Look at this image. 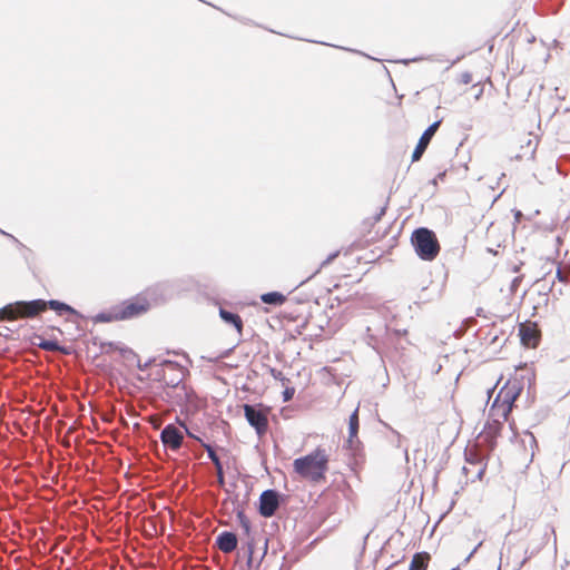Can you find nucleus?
<instances>
[{
    "instance_id": "f257e3e1",
    "label": "nucleus",
    "mask_w": 570,
    "mask_h": 570,
    "mask_svg": "<svg viewBox=\"0 0 570 570\" xmlns=\"http://www.w3.org/2000/svg\"><path fill=\"white\" fill-rule=\"evenodd\" d=\"M330 452L323 446L315 448L311 453L293 461V471L302 480L314 484L326 480L330 470Z\"/></svg>"
},
{
    "instance_id": "f03ea898",
    "label": "nucleus",
    "mask_w": 570,
    "mask_h": 570,
    "mask_svg": "<svg viewBox=\"0 0 570 570\" xmlns=\"http://www.w3.org/2000/svg\"><path fill=\"white\" fill-rule=\"evenodd\" d=\"M53 309L57 314L62 315L65 313L76 314V311L59 301L35 299L30 302H16L1 308L0 320L2 321H16L18 318H32L45 312L47 308Z\"/></svg>"
},
{
    "instance_id": "7ed1b4c3",
    "label": "nucleus",
    "mask_w": 570,
    "mask_h": 570,
    "mask_svg": "<svg viewBox=\"0 0 570 570\" xmlns=\"http://www.w3.org/2000/svg\"><path fill=\"white\" fill-rule=\"evenodd\" d=\"M151 298L147 292L139 293L112 306L108 312L101 313V322H120L140 317L151 308Z\"/></svg>"
},
{
    "instance_id": "20e7f679",
    "label": "nucleus",
    "mask_w": 570,
    "mask_h": 570,
    "mask_svg": "<svg viewBox=\"0 0 570 570\" xmlns=\"http://www.w3.org/2000/svg\"><path fill=\"white\" fill-rule=\"evenodd\" d=\"M411 240L417 256L423 261H433L440 253L441 246L435 234L425 227L415 229Z\"/></svg>"
},
{
    "instance_id": "39448f33",
    "label": "nucleus",
    "mask_w": 570,
    "mask_h": 570,
    "mask_svg": "<svg viewBox=\"0 0 570 570\" xmlns=\"http://www.w3.org/2000/svg\"><path fill=\"white\" fill-rule=\"evenodd\" d=\"M464 455L466 465L462 468V472L466 481H481L488 468V458L481 453L476 444L466 448Z\"/></svg>"
},
{
    "instance_id": "423d86ee",
    "label": "nucleus",
    "mask_w": 570,
    "mask_h": 570,
    "mask_svg": "<svg viewBox=\"0 0 570 570\" xmlns=\"http://www.w3.org/2000/svg\"><path fill=\"white\" fill-rule=\"evenodd\" d=\"M243 409L247 422L255 429L256 433L259 436L266 434L268 431L267 410L256 409L249 404H244Z\"/></svg>"
},
{
    "instance_id": "0eeeda50",
    "label": "nucleus",
    "mask_w": 570,
    "mask_h": 570,
    "mask_svg": "<svg viewBox=\"0 0 570 570\" xmlns=\"http://www.w3.org/2000/svg\"><path fill=\"white\" fill-rule=\"evenodd\" d=\"M521 344L528 348H535L541 340V331L535 322L527 321L519 324Z\"/></svg>"
},
{
    "instance_id": "6e6552de",
    "label": "nucleus",
    "mask_w": 570,
    "mask_h": 570,
    "mask_svg": "<svg viewBox=\"0 0 570 570\" xmlns=\"http://www.w3.org/2000/svg\"><path fill=\"white\" fill-rule=\"evenodd\" d=\"M522 392V385L519 380H508L497 394V401L509 404L513 407L514 402Z\"/></svg>"
},
{
    "instance_id": "1a4fd4ad",
    "label": "nucleus",
    "mask_w": 570,
    "mask_h": 570,
    "mask_svg": "<svg viewBox=\"0 0 570 570\" xmlns=\"http://www.w3.org/2000/svg\"><path fill=\"white\" fill-rule=\"evenodd\" d=\"M160 440L166 448L170 449L171 451H177L183 444L184 434L174 424H168L161 431Z\"/></svg>"
},
{
    "instance_id": "9d476101",
    "label": "nucleus",
    "mask_w": 570,
    "mask_h": 570,
    "mask_svg": "<svg viewBox=\"0 0 570 570\" xmlns=\"http://www.w3.org/2000/svg\"><path fill=\"white\" fill-rule=\"evenodd\" d=\"M278 508V497L275 491H264L259 499V512L263 517H272Z\"/></svg>"
},
{
    "instance_id": "9b49d317",
    "label": "nucleus",
    "mask_w": 570,
    "mask_h": 570,
    "mask_svg": "<svg viewBox=\"0 0 570 570\" xmlns=\"http://www.w3.org/2000/svg\"><path fill=\"white\" fill-rule=\"evenodd\" d=\"M515 145L520 147V151L514 154V158L518 160L522 159H532L537 149V142L533 141L530 137L523 136L520 137Z\"/></svg>"
},
{
    "instance_id": "f8f14e48",
    "label": "nucleus",
    "mask_w": 570,
    "mask_h": 570,
    "mask_svg": "<svg viewBox=\"0 0 570 570\" xmlns=\"http://www.w3.org/2000/svg\"><path fill=\"white\" fill-rule=\"evenodd\" d=\"M511 411L512 406L502 402H498L495 397L490 407V415L495 419V422L504 423L509 420Z\"/></svg>"
},
{
    "instance_id": "ddd939ff",
    "label": "nucleus",
    "mask_w": 570,
    "mask_h": 570,
    "mask_svg": "<svg viewBox=\"0 0 570 570\" xmlns=\"http://www.w3.org/2000/svg\"><path fill=\"white\" fill-rule=\"evenodd\" d=\"M217 547L224 553H230L237 548V537L233 532L224 531L217 537Z\"/></svg>"
},
{
    "instance_id": "4468645a",
    "label": "nucleus",
    "mask_w": 570,
    "mask_h": 570,
    "mask_svg": "<svg viewBox=\"0 0 570 570\" xmlns=\"http://www.w3.org/2000/svg\"><path fill=\"white\" fill-rule=\"evenodd\" d=\"M431 556L429 552H417L412 557L409 570H428Z\"/></svg>"
},
{
    "instance_id": "2eb2a0df",
    "label": "nucleus",
    "mask_w": 570,
    "mask_h": 570,
    "mask_svg": "<svg viewBox=\"0 0 570 570\" xmlns=\"http://www.w3.org/2000/svg\"><path fill=\"white\" fill-rule=\"evenodd\" d=\"M360 429V420H358V409L351 414L348 420V438L347 442L350 446H353L355 441L357 440V433Z\"/></svg>"
},
{
    "instance_id": "dca6fc26",
    "label": "nucleus",
    "mask_w": 570,
    "mask_h": 570,
    "mask_svg": "<svg viewBox=\"0 0 570 570\" xmlns=\"http://www.w3.org/2000/svg\"><path fill=\"white\" fill-rule=\"evenodd\" d=\"M431 139L432 138L429 137L428 135H425L424 132L422 134V136L420 137L419 142L412 154L413 163L419 161L421 159V157L423 156L424 151L426 150Z\"/></svg>"
},
{
    "instance_id": "f3484780",
    "label": "nucleus",
    "mask_w": 570,
    "mask_h": 570,
    "mask_svg": "<svg viewBox=\"0 0 570 570\" xmlns=\"http://www.w3.org/2000/svg\"><path fill=\"white\" fill-rule=\"evenodd\" d=\"M219 315L220 317L226 322V323H229V324H233L237 332L238 333H242V330H243V321L240 318V316L238 314H234L232 312H228L226 309H220L219 311Z\"/></svg>"
},
{
    "instance_id": "a211bd4d",
    "label": "nucleus",
    "mask_w": 570,
    "mask_h": 570,
    "mask_svg": "<svg viewBox=\"0 0 570 570\" xmlns=\"http://www.w3.org/2000/svg\"><path fill=\"white\" fill-rule=\"evenodd\" d=\"M261 299L265 304L269 305H282L286 301V296L279 292H269L263 294Z\"/></svg>"
},
{
    "instance_id": "6ab92c4d",
    "label": "nucleus",
    "mask_w": 570,
    "mask_h": 570,
    "mask_svg": "<svg viewBox=\"0 0 570 570\" xmlns=\"http://www.w3.org/2000/svg\"><path fill=\"white\" fill-rule=\"evenodd\" d=\"M269 373L275 380L281 382L282 386L288 385L291 383V380L286 377L282 371L271 368Z\"/></svg>"
},
{
    "instance_id": "aec40b11",
    "label": "nucleus",
    "mask_w": 570,
    "mask_h": 570,
    "mask_svg": "<svg viewBox=\"0 0 570 570\" xmlns=\"http://www.w3.org/2000/svg\"><path fill=\"white\" fill-rule=\"evenodd\" d=\"M458 85L468 86L473 82V75L469 71L461 72L456 77Z\"/></svg>"
},
{
    "instance_id": "412c9836",
    "label": "nucleus",
    "mask_w": 570,
    "mask_h": 570,
    "mask_svg": "<svg viewBox=\"0 0 570 570\" xmlns=\"http://www.w3.org/2000/svg\"><path fill=\"white\" fill-rule=\"evenodd\" d=\"M202 445L206 449L208 456L212 460V462L214 463L215 468H219V465H222V462H220L219 458L217 456L215 450L209 444L202 443Z\"/></svg>"
},
{
    "instance_id": "4be33fe9",
    "label": "nucleus",
    "mask_w": 570,
    "mask_h": 570,
    "mask_svg": "<svg viewBox=\"0 0 570 570\" xmlns=\"http://www.w3.org/2000/svg\"><path fill=\"white\" fill-rule=\"evenodd\" d=\"M38 345L42 350L50 351V352L60 351L61 350L60 346L58 345V343L55 342V341H42Z\"/></svg>"
},
{
    "instance_id": "5701e85b",
    "label": "nucleus",
    "mask_w": 570,
    "mask_h": 570,
    "mask_svg": "<svg viewBox=\"0 0 570 570\" xmlns=\"http://www.w3.org/2000/svg\"><path fill=\"white\" fill-rule=\"evenodd\" d=\"M285 390L283 391V400L284 402H288L294 397L295 389L288 385H284Z\"/></svg>"
},
{
    "instance_id": "b1692460",
    "label": "nucleus",
    "mask_w": 570,
    "mask_h": 570,
    "mask_svg": "<svg viewBox=\"0 0 570 570\" xmlns=\"http://www.w3.org/2000/svg\"><path fill=\"white\" fill-rule=\"evenodd\" d=\"M440 124H441V121H440V120H438V121L433 122L432 125H430V126L425 129L424 134H425V135H428L429 137L433 138V136L435 135L436 130H438V129H439V127H440Z\"/></svg>"
},
{
    "instance_id": "393cba45",
    "label": "nucleus",
    "mask_w": 570,
    "mask_h": 570,
    "mask_svg": "<svg viewBox=\"0 0 570 570\" xmlns=\"http://www.w3.org/2000/svg\"><path fill=\"white\" fill-rule=\"evenodd\" d=\"M503 423L495 422V419L493 417V422L489 424L490 432L495 436L500 434Z\"/></svg>"
},
{
    "instance_id": "a878e982",
    "label": "nucleus",
    "mask_w": 570,
    "mask_h": 570,
    "mask_svg": "<svg viewBox=\"0 0 570 570\" xmlns=\"http://www.w3.org/2000/svg\"><path fill=\"white\" fill-rule=\"evenodd\" d=\"M216 473H217V481L220 485L224 484V472H223V465H219V468H216Z\"/></svg>"
},
{
    "instance_id": "bb28decb",
    "label": "nucleus",
    "mask_w": 570,
    "mask_h": 570,
    "mask_svg": "<svg viewBox=\"0 0 570 570\" xmlns=\"http://www.w3.org/2000/svg\"><path fill=\"white\" fill-rule=\"evenodd\" d=\"M239 518H240V522H242L243 528L248 533L249 529H250L249 521L243 514H239Z\"/></svg>"
},
{
    "instance_id": "cd10ccee",
    "label": "nucleus",
    "mask_w": 570,
    "mask_h": 570,
    "mask_svg": "<svg viewBox=\"0 0 570 570\" xmlns=\"http://www.w3.org/2000/svg\"><path fill=\"white\" fill-rule=\"evenodd\" d=\"M513 215H514V222L517 224L521 223V219L523 217V214L521 213V210L519 209H513Z\"/></svg>"
},
{
    "instance_id": "c85d7f7f",
    "label": "nucleus",
    "mask_w": 570,
    "mask_h": 570,
    "mask_svg": "<svg viewBox=\"0 0 570 570\" xmlns=\"http://www.w3.org/2000/svg\"><path fill=\"white\" fill-rule=\"evenodd\" d=\"M557 277H558V278H559V281H561V282H564V281H566V278L563 277L562 272H561V269H560V268H558V271H557Z\"/></svg>"
},
{
    "instance_id": "c756f323",
    "label": "nucleus",
    "mask_w": 570,
    "mask_h": 570,
    "mask_svg": "<svg viewBox=\"0 0 570 570\" xmlns=\"http://www.w3.org/2000/svg\"><path fill=\"white\" fill-rule=\"evenodd\" d=\"M476 86H479L478 92L475 95V98L478 99L482 95V92H483V87L480 86V85H475L474 87H476Z\"/></svg>"
},
{
    "instance_id": "7c9ffc66",
    "label": "nucleus",
    "mask_w": 570,
    "mask_h": 570,
    "mask_svg": "<svg viewBox=\"0 0 570 570\" xmlns=\"http://www.w3.org/2000/svg\"><path fill=\"white\" fill-rule=\"evenodd\" d=\"M183 426L185 428V430H186V432H187L188 436H190V438H193V439H196V440L200 441V440L195 435V433L189 432V431L187 430V428H186L184 424H183Z\"/></svg>"
},
{
    "instance_id": "2f4dec72",
    "label": "nucleus",
    "mask_w": 570,
    "mask_h": 570,
    "mask_svg": "<svg viewBox=\"0 0 570 570\" xmlns=\"http://www.w3.org/2000/svg\"><path fill=\"white\" fill-rule=\"evenodd\" d=\"M470 215H471L470 209L465 208L464 212H463V216L466 217V216H470Z\"/></svg>"
},
{
    "instance_id": "473e14b6",
    "label": "nucleus",
    "mask_w": 570,
    "mask_h": 570,
    "mask_svg": "<svg viewBox=\"0 0 570 570\" xmlns=\"http://www.w3.org/2000/svg\"><path fill=\"white\" fill-rule=\"evenodd\" d=\"M482 217H483V216H482V214H480V213L473 216V218H474V219H478V220H480Z\"/></svg>"
},
{
    "instance_id": "72a5a7b5",
    "label": "nucleus",
    "mask_w": 570,
    "mask_h": 570,
    "mask_svg": "<svg viewBox=\"0 0 570 570\" xmlns=\"http://www.w3.org/2000/svg\"><path fill=\"white\" fill-rule=\"evenodd\" d=\"M451 570H461V569H460V567H455V568H453Z\"/></svg>"
}]
</instances>
